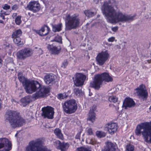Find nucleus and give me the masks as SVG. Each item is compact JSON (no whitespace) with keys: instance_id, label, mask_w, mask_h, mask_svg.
Here are the masks:
<instances>
[{"instance_id":"obj_1","label":"nucleus","mask_w":151,"mask_h":151,"mask_svg":"<svg viewBox=\"0 0 151 151\" xmlns=\"http://www.w3.org/2000/svg\"><path fill=\"white\" fill-rule=\"evenodd\" d=\"M113 1L109 0L104 2L102 7V12L109 22L114 23L119 22H125L134 19L135 15H128L114 9L111 5Z\"/></svg>"},{"instance_id":"obj_5","label":"nucleus","mask_w":151,"mask_h":151,"mask_svg":"<svg viewBox=\"0 0 151 151\" xmlns=\"http://www.w3.org/2000/svg\"><path fill=\"white\" fill-rule=\"evenodd\" d=\"M112 78L108 73H104L101 74H98L95 75L93 81L91 82L90 86L95 89H99L103 81L109 82L112 81Z\"/></svg>"},{"instance_id":"obj_24","label":"nucleus","mask_w":151,"mask_h":151,"mask_svg":"<svg viewBox=\"0 0 151 151\" xmlns=\"http://www.w3.org/2000/svg\"><path fill=\"white\" fill-rule=\"evenodd\" d=\"M116 147V144L108 142L106 147L104 150L102 151H115Z\"/></svg>"},{"instance_id":"obj_29","label":"nucleus","mask_w":151,"mask_h":151,"mask_svg":"<svg viewBox=\"0 0 151 151\" xmlns=\"http://www.w3.org/2000/svg\"><path fill=\"white\" fill-rule=\"evenodd\" d=\"M22 33V32L20 29L16 30L13 33L12 37L13 38L20 37L21 36Z\"/></svg>"},{"instance_id":"obj_43","label":"nucleus","mask_w":151,"mask_h":151,"mask_svg":"<svg viewBox=\"0 0 151 151\" xmlns=\"http://www.w3.org/2000/svg\"><path fill=\"white\" fill-rule=\"evenodd\" d=\"M81 131H80L79 132L77 133L76 135L75 136V138L76 139H80V136L81 135Z\"/></svg>"},{"instance_id":"obj_18","label":"nucleus","mask_w":151,"mask_h":151,"mask_svg":"<svg viewBox=\"0 0 151 151\" xmlns=\"http://www.w3.org/2000/svg\"><path fill=\"white\" fill-rule=\"evenodd\" d=\"M47 48L51 52V54L53 55H58L59 53L61 50V47L60 46L57 47L53 46L52 45H49Z\"/></svg>"},{"instance_id":"obj_7","label":"nucleus","mask_w":151,"mask_h":151,"mask_svg":"<svg viewBox=\"0 0 151 151\" xmlns=\"http://www.w3.org/2000/svg\"><path fill=\"white\" fill-rule=\"evenodd\" d=\"M42 141L40 139L30 142L26 148L25 151H51L42 145Z\"/></svg>"},{"instance_id":"obj_42","label":"nucleus","mask_w":151,"mask_h":151,"mask_svg":"<svg viewBox=\"0 0 151 151\" xmlns=\"http://www.w3.org/2000/svg\"><path fill=\"white\" fill-rule=\"evenodd\" d=\"M115 38L114 37H111L109 38L108 40V41L109 42H113L115 39Z\"/></svg>"},{"instance_id":"obj_23","label":"nucleus","mask_w":151,"mask_h":151,"mask_svg":"<svg viewBox=\"0 0 151 151\" xmlns=\"http://www.w3.org/2000/svg\"><path fill=\"white\" fill-rule=\"evenodd\" d=\"M50 30L49 27L47 25H44L39 31L38 33L41 36H44L47 35Z\"/></svg>"},{"instance_id":"obj_2","label":"nucleus","mask_w":151,"mask_h":151,"mask_svg":"<svg viewBox=\"0 0 151 151\" xmlns=\"http://www.w3.org/2000/svg\"><path fill=\"white\" fill-rule=\"evenodd\" d=\"M135 133L138 136L142 134L145 141L151 143V122H145L138 125L135 130Z\"/></svg>"},{"instance_id":"obj_34","label":"nucleus","mask_w":151,"mask_h":151,"mask_svg":"<svg viewBox=\"0 0 151 151\" xmlns=\"http://www.w3.org/2000/svg\"><path fill=\"white\" fill-rule=\"evenodd\" d=\"M109 100L110 102L115 103L117 101L118 99L116 96H112L109 97Z\"/></svg>"},{"instance_id":"obj_50","label":"nucleus","mask_w":151,"mask_h":151,"mask_svg":"<svg viewBox=\"0 0 151 151\" xmlns=\"http://www.w3.org/2000/svg\"><path fill=\"white\" fill-rule=\"evenodd\" d=\"M148 62L149 63H150L151 62V59L150 60H148Z\"/></svg>"},{"instance_id":"obj_31","label":"nucleus","mask_w":151,"mask_h":151,"mask_svg":"<svg viewBox=\"0 0 151 151\" xmlns=\"http://www.w3.org/2000/svg\"><path fill=\"white\" fill-rule=\"evenodd\" d=\"M68 96L66 93L64 92L63 93H60L58 94V98L60 100L66 98Z\"/></svg>"},{"instance_id":"obj_27","label":"nucleus","mask_w":151,"mask_h":151,"mask_svg":"<svg viewBox=\"0 0 151 151\" xmlns=\"http://www.w3.org/2000/svg\"><path fill=\"white\" fill-rule=\"evenodd\" d=\"M62 24L60 23L58 24L52 25V31L55 32H60L62 30Z\"/></svg>"},{"instance_id":"obj_3","label":"nucleus","mask_w":151,"mask_h":151,"mask_svg":"<svg viewBox=\"0 0 151 151\" xmlns=\"http://www.w3.org/2000/svg\"><path fill=\"white\" fill-rule=\"evenodd\" d=\"M18 78L19 81L22 82L26 92L28 93H32L41 87L40 84L38 81L27 79L23 76L22 73H18Z\"/></svg>"},{"instance_id":"obj_25","label":"nucleus","mask_w":151,"mask_h":151,"mask_svg":"<svg viewBox=\"0 0 151 151\" xmlns=\"http://www.w3.org/2000/svg\"><path fill=\"white\" fill-rule=\"evenodd\" d=\"M20 101L21 105L23 107H25L30 102V97L29 96H25L22 98L20 100Z\"/></svg>"},{"instance_id":"obj_48","label":"nucleus","mask_w":151,"mask_h":151,"mask_svg":"<svg viewBox=\"0 0 151 151\" xmlns=\"http://www.w3.org/2000/svg\"><path fill=\"white\" fill-rule=\"evenodd\" d=\"M17 14L16 13H14L12 15V17L13 19L16 18V17H17Z\"/></svg>"},{"instance_id":"obj_46","label":"nucleus","mask_w":151,"mask_h":151,"mask_svg":"<svg viewBox=\"0 0 151 151\" xmlns=\"http://www.w3.org/2000/svg\"><path fill=\"white\" fill-rule=\"evenodd\" d=\"M1 12L4 14L5 15H8L9 14V12H5L4 11L2 10L1 11Z\"/></svg>"},{"instance_id":"obj_33","label":"nucleus","mask_w":151,"mask_h":151,"mask_svg":"<svg viewBox=\"0 0 151 151\" xmlns=\"http://www.w3.org/2000/svg\"><path fill=\"white\" fill-rule=\"evenodd\" d=\"M96 134L98 137L100 138L104 137L106 135V134L105 132L100 131L96 132Z\"/></svg>"},{"instance_id":"obj_53","label":"nucleus","mask_w":151,"mask_h":151,"mask_svg":"<svg viewBox=\"0 0 151 151\" xmlns=\"http://www.w3.org/2000/svg\"><path fill=\"white\" fill-rule=\"evenodd\" d=\"M82 141H83V140H84V139H82Z\"/></svg>"},{"instance_id":"obj_10","label":"nucleus","mask_w":151,"mask_h":151,"mask_svg":"<svg viewBox=\"0 0 151 151\" xmlns=\"http://www.w3.org/2000/svg\"><path fill=\"white\" fill-rule=\"evenodd\" d=\"M41 111L42 116L44 118L52 119L53 118L54 112L52 107L49 106H45L42 108Z\"/></svg>"},{"instance_id":"obj_38","label":"nucleus","mask_w":151,"mask_h":151,"mask_svg":"<svg viewBox=\"0 0 151 151\" xmlns=\"http://www.w3.org/2000/svg\"><path fill=\"white\" fill-rule=\"evenodd\" d=\"M54 40L56 42L60 43L62 42V38L59 35H57L54 39Z\"/></svg>"},{"instance_id":"obj_26","label":"nucleus","mask_w":151,"mask_h":151,"mask_svg":"<svg viewBox=\"0 0 151 151\" xmlns=\"http://www.w3.org/2000/svg\"><path fill=\"white\" fill-rule=\"evenodd\" d=\"M84 13L88 17H91L95 15L96 13L92 9H86L84 11Z\"/></svg>"},{"instance_id":"obj_37","label":"nucleus","mask_w":151,"mask_h":151,"mask_svg":"<svg viewBox=\"0 0 151 151\" xmlns=\"http://www.w3.org/2000/svg\"><path fill=\"white\" fill-rule=\"evenodd\" d=\"M77 151H91L89 148L85 147H81L77 148Z\"/></svg>"},{"instance_id":"obj_21","label":"nucleus","mask_w":151,"mask_h":151,"mask_svg":"<svg viewBox=\"0 0 151 151\" xmlns=\"http://www.w3.org/2000/svg\"><path fill=\"white\" fill-rule=\"evenodd\" d=\"M55 143L58 144V149L60 150L61 151H66L69 147V144L68 143L61 142L58 140H56Z\"/></svg>"},{"instance_id":"obj_22","label":"nucleus","mask_w":151,"mask_h":151,"mask_svg":"<svg viewBox=\"0 0 151 151\" xmlns=\"http://www.w3.org/2000/svg\"><path fill=\"white\" fill-rule=\"evenodd\" d=\"M96 110L95 107L93 106L90 109V110L89 113L88 118L87 119L88 121H89L93 122L95 119L96 116L95 111Z\"/></svg>"},{"instance_id":"obj_20","label":"nucleus","mask_w":151,"mask_h":151,"mask_svg":"<svg viewBox=\"0 0 151 151\" xmlns=\"http://www.w3.org/2000/svg\"><path fill=\"white\" fill-rule=\"evenodd\" d=\"M135 105V103L133 100L129 98H126L123 102V107L126 109L127 107H131Z\"/></svg>"},{"instance_id":"obj_36","label":"nucleus","mask_w":151,"mask_h":151,"mask_svg":"<svg viewBox=\"0 0 151 151\" xmlns=\"http://www.w3.org/2000/svg\"><path fill=\"white\" fill-rule=\"evenodd\" d=\"M21 17L18 16L16 17L15 19V22L17 25H19L21 22Z\"/></svg>"},{"instance_id":"obj_30","label":"nucleus","mask_w":151,"mask_h":151,"mask_svg":"<svg viewBox=\"0 0 151 151\" xmlns=\"http://www.w3.org/2000/svg\"><path fill=\"white\" fill-rule=\"evenodd\" d=\"M13 41L14 43L17 44V46H22L24 44V42L21 41L20 37L13 38Z\"/></svg>"},{"instance_id":"obj_16","label":"nucleus","mask_w":151,"mask_h":151,"mask_svg":"<svg viewBox=\"0 0 151 151\" xmlns=\"http://www.w3.org/2000/svg\"><path fill=\"white\" fill-rule=\"evenodd\" d=\"M49 91L48 89L46 88L45 87H41L39 91L33 94V98L36 99L42 97L46 94L48 93Z\"/></svg>"},{"instance_id":"obj_19","label":"nucleus","mask_w":151,"mask_h":151,"mask_svg":"<svg viewBox=\"0 0 151 151\" xmlns=\"http://www.w3.org/2000/svg\"><path fill=\"white\" fill-rule=\"evenodd\" d=\"M55 76L52 74L46 75L44 78L45 83L47 84H52L55 80Z\"/></svg>"},{"instance_id":"obj_17","label":"nucleus","mask_w":151,"mask_h":151,"mask_svg":"<svg viewBox=\"0 0 151 151\" xmlns=\"http://www.w3.org/2000/svg\"><path fill=\"white\" fill-rule=\"evenodd\" d=\"M105 129L109 134L112 135L117 131V125L116 123H108L106 125Z\"/></svg>"},{"instance_id":"obj_28","label":"nucleus","mask_w":151,"mask_h":151,"mask_svg":"<svg viewBox=\"0 0 151 151\" xmlns=\"http://www.w3.org/2000/svg\"><path fill=\"white\" fill-rule=\"evenodd\" d=\"M54 133L57 137L59 139H63V135L61 130L59 128H56L54 131Z\"/></svg>"},{"instance_id":"obj_13","label":"nucleus","mask_w":151,"mask_h":151,"mask_svg":"<svg viewBox=\"0 0 151 151\" xmlns=\"http://www.w3.org/2000/svg\"><path fill=\"white\" fill-rule=\"evenodd\" d=\"M86 76L83 73H78L76 74L75 80H73L74 85L77 86H82L86 80Z\"/></svg>"},{"instance_id":"obj_41","label":"nucleus","mask_w":151,"mask_h":151,"mask_svg":"<svg viewBox=\"0 0 151 151\" xmlns=\"http://www.w3.org/2000/svg\"><path fill=\"white\" fill-rule=\"evenodd\" d=\"M87 133L89 135H91L93 134V132L91 128H89L87 130Z\"/></svg>"},{"instance_id":"obj_45","label":"nucleus","mask_w":151,"mask_h":151,"mask_svg":"<svg viewBox=\"0 0 151 151\" xmlns=\"http://www.w3.org/2000/svg\"><path fill=\"white\" fill-rule=\"evenodd\" d=\"M118 27H115L111 28L112 30L114 32H116L118 30Z\"/></svg>"},{"instance_id":"obj_35","label":"nucleus","mask_w":151,"mask_h":151,"mask_svg":"<svg viewBox=\"0 0 151 151\" xmlns=\"http://www.w3.org/2000/svg\"><path fill=\"white\" fill-rule=\"evenodd\" d=\"M134 146L130 144L127 145L126 147L127 151H134Z\"/></svg>"},{"instance_id":"obj_40","label":"nucleus","mask_w":151,"mask_h":151,"mask_svg":"<svg viewBox=\"0 0 151 151\" xmlns=\"http://www.w3.org/2000/svg\"><path fill=\"white\" fill-rule=\"evenodd\" d=\"M2 8L4 10L9 9L10 8V6L7 4H5L3 6Z\"/></svg>"},{"instance_id":"obj_9","label":"nucleus","mask_w":151,"mask_h":151,"mask_svg":"<svg viewBox=\"0 0 151 151\" xmlns=\"http://www.w3.org/2000/svg\"><path fill=\"white\" fill-rule=\"evenodd\" d=\"M33 51L29 48H25L19 51L17 53V58L19 60H24L31 56Z\"/></svg>"},{"instance_id":"obj_39","label":"nucleus","mask_w":151,"mask_h":151,"mask_svg":"<svg viewBox=\"0 0 151 151\" xmlns=\"http://www.w3.org/2000/svg\"><path fill=\"white\" fill-rule=\"evenodd\" d=\"M68 64V62L67 60H65L62 63V67L64 68L66 67Z\"/></svg>"},{"instance_id":"obj_52","label":"nucleus","mask_w":151,"mask_h":151,"mask_svg":"<svg viewBox=\"0 0 151 151\" xmlns=\"http://www.w3.org/2000/svg\"><path fill=\"white\" fill-rule=\"evenodd\" d=\"M150 111L151 112V106H150Z\"/></svg>"},{"instance_id":"obj_12","label":"nucleus","mask_w":151,"mask_h":151,"mask_svg":"<svg viewBox=\"0 0 151 151\" xmlns=\"http://www.w3.org/2000/svg\"><path fill=\"white\" fill-rule=\"evenodd\" d=\"M109 55L106 51H102L99 53L96 57V60L98 64L100 65H104L108 60Z\"/></svg>"},{"instance_id":"obj_15","label":"nucleus","mask_w":151,"mask_h":151,"mask_svg":"<svg viewBox=\"0 0 151 151\" xmlns=\"http://www.w3.org/2000/svg\"><path fill=\"white\" fill-rule=\"evenodd\" d=\"M137 91V93L138 96L143 100L145 99L148 97V93L143 84H141L139 87L135 89Z\"/></svg>"},{"instance_id":"obj_14","label":"nucleus","mask_w":151,"mask_h":151,"mask_svg":"<svg viewBox=\"0 0 151 151\" xmlns=\"http://www.w3.org/2000/svg\"><path fill=\"white\" fill-rule=\"evenodd\" d=\"M26 8L34 13L39 11L40 9V4L38 1H30L27 4Z\"/></svg>"},{"instance_id":"obj_51","label":"nucleus","mask_w":151,"mask_h":151,"mask_svg":"<svg viewBox=\"0 0 151 151\" xmlns=\"http://www.w3.org/2000/svg\"><path fill=\"white\" fill-rule=\"evenodd\" d=\"M0 23H3V21L1 20H0Z\"/></svg>"},{"instance_id":"obj_47","label":"nucleus","mask_w":151,"mask_h":151,"mask_svg":"<svg viewBox=\"0 0 151 151\" xmlns=\"http://www.w3.org/2000/svg\"><path fill=\"white\" fill-rule=\"evenodd\" d=\"M4 16H5V15L3 14L1 12L0 13V17L3 19H5V18L4 17Z\"/></svg>"},{"instance_id":"obj_32","label":"nucleus","mask_w":151,"mask_h":151,"mask_svg":"<svg viewBox=\"0 0 151 151\" xmlns=\"http://www.w3.org/2000/svg\"><path fill=\"white\" fill-rule=\"evenodd\" d=\"M74 92L75 94L79 96L82 95L83 93L81 89H79L78 88H75L74 89Z\"/></svg>"},{"instance_id":"obj_4","label":"nucleus","mask_w":151,"mask_h":151,"mask_svg":"<svg viewBox=\"0 0 151 151\" xmlns=\"http://www.w3.org/2000/svg\"><path fill=\"white\" fill-rule=\"evenodd\" d=\"M5 117L9 121L11 127L14 128L21 126L25 123L24 120L21 117L19 113L15 111H8Z\"/></svg>"},{"instance_id":"obj_8","label":"nucleus","mask_w":151,"mask_h":151,"mask_svg":"<svg viewBox=\"0 0 151 151\" xmlns=\"http://www.w3.org/2000/svg\"><path fill=\"white\" fill-rule=\"evenodd\" d=\"M63 106L64 111L68 114L75 112L78 108L76 101L74 99L66 101L63 103Z\"/></svg>"},{"instance_id":"obj_6","label":"nucleus","mask_w":151,"mask_h":151,"mask_svg":"<svg viewBox=\"0 0 151 151\" xmlns=\"http://www.w3.org/2000/svg\"><path fill=\"white\" fill-rule=\"evenodd\" d=\"M80 22V19L77 14L71 15L68 14L66 16L65 27L67 30H70L76 29L79 26Z\"/></svg>"},{"instance_id":"obj_49","label":"nucleus","mask_w":151,"mask_h":151,"mask_svg":"<svg viewBox=\"0 0 151 151\" xmlns=\"http://www.w3.org/2000/svg\"><path fill=\"white\" fill-rule=\"evenodd\" d=\"M2 62H3L2 60L1 59H0V66H1L2 63Z\"/></svg>"},{"instance_id":"obj_44","label":"nucleus","mask_w":151,"mask_h":151,"mask_svg":"<svg viewBox=\"0 0 151 151\" xmlns=\"http://www.w3.org/2000/svg\"><path fill=\"white\" fill-rule=\"evenodd\" d=\"M18 8V6L17 5H14L12 7V9L14 10H16Z\"/></svg>"},{"instance_id":"obj_11","label":"nucleus","mask_w":151,"mask_h":151,"mask_svg":"<svg viewBox=\"0 0 151 151\" xmlns=\"http://www.w3.org/2000/svg\"><path fill=\"white\" fill-rule=\"evenodd\" d=\"M11 148V143L8 139L5 138L0 139V151H8Z\"/></svg>"}]
</instances>
